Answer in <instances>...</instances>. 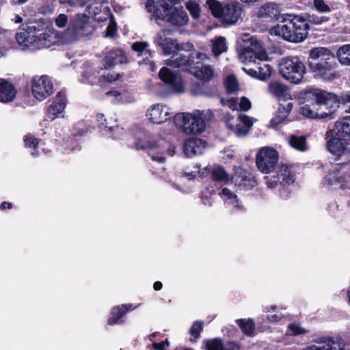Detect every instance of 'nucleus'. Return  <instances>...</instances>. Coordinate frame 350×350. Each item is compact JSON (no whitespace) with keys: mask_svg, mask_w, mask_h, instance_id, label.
<instances>
[{"mask_svg":"<svg viewBox=\"0 0 350 350\" xmlns=\"http://www.w3.org/2000/svg\"><path fill=\"white\" fill-rule=\"evenodd\" d=\"M18 44L31 50L50 47L59 41L58 32L47 29L44 24L30 23L23 25L16 34Z\"/></svg>","mask_w":350,"mask_h":350,"instance_id":"1","label":"nucleus"},{"mask_svg":"<svg viewBox=\"0 0 350 350\" xmlns=\"http://www.w3.org/2000/svg\"><path fill=\"white\" fill-rule=\"evenodd\" d=\"M239 58L245 64H258V79L266 80L271 74L270 65L263 62L267 60V54L259 42L248 33L243 34L239 40Z\"/></svg>","mask_w":350,"mask_h":350,"instance_id":"2","label":"nucleus"},{"mask_svg":"<svg viewBox=\"0 0 350 350\" xmlns=\"http://www.w3.org/2000/svg\"><path fill=\"white\" fill-rule=\"evenodd\" d=\"M301 99L305 102H315L323 118H332L339 104L350 103V91L343 92L338 98L336 95L319 89H308L301 92Z\"/></svg>","mask_w":350,"mask_h":350,"instance_id":"3","label":"nucleus"},{"mask_svg":"<svg viewBox=\"0 0 350 350\" xmlns=\"http://www.w3.org/2000/svg\"><path fill=\"white\" fill-rule=\"evenodd\" d=\"M327 148L336 157L350 161V116L337 121L327 133Z\"/></svg>","mask_w":350,"mask_h":350,"instance_id":"4","label":"nucleus"},{"mask_svg":"<svg viewBox=\"0 0 350 350\" xmlns=\"http://www.w3.org/2000/svg\"><path fill=\"white\" fill-rule=\"evenodd\" d=\"M178 2V0H148L146 8L157 18L166 19L172 25L184 26L189 17L182 8L174 7Z\"/></svg>","mask_w":350,"mask_h":350,"instance_id":"5","label":"nucleus"},{"mask_svg":"<svg viewBox=\"0 0 350 350\" xmlns=\"http://www.w3.org/2000/svg\"><path fill=\"white\" fill-rule=\"evenodd\" d=\"M309 25L301 17H294L291 20H284L273 26L270 33L284 40L298 43L304 41L308 36Z\"/></svg>","mask_w":350,"mask_h":350,"instance_id":"6","label":"nucleus"},{"mask_svg":"<svg viewBox=\"0 0 350 350\" xmlns=\"http://www.w3.org/2000/svg\"><path fill=\"white\" fill-rule=\"evenodd\" d=\"M204 60L207 59L204 53H192L189 56L180 57L172 59L167 62L168 66L181 68L186 69L197 79L202 81H208L213 76V70L210 66L202 65L199 62H195L194 59Z\"/></svg>","mask_w":350,"mask_h":350,"instance_id":"7","label":"nucleus"},{"mask_svg":"<svg viewBox=\"0 0 350 350\" xmlns=\"http://www.w3.org/2000/svg\"><path fill=\"white\" fill-rule=\"evenodd\" d=\"M206 3L213 15L224 23L233 25L241 18L242 6L236 1L221 3L216 0H208Z\"/></svg>","mask_w":350,"mask_h":350,"instance_id":"8","label":"nucleus"},{"mask_svg":"<svg viewBox=\"0 0 350 350\" xmlns=\"http://www.w3.org/2000/svg\"><path fill=\"white\" fill-rule=\"evenodd\" d=\"M134 147L138 150H146L150 158L159 163H164L167 154L172 157L176 153L175 146L169 144L162 139L148 141L145 137H139Z\"/></svg>","mask_w":350,"mask_h":350,"instance_id":"9","label":"nucleus"},{"mask_svg":"<svg viewBox=\"0 0 350 350\" xmlns=\"http://www.w3.org/2000/svg\"><path fill=\"white\" fill-rule=\"evenodd\" d=\"M278 67L281 76L293 84L302 83L306 73L304 63L297 56H287L282 58Z\"/></svg>","mask_w":350,"mask_h":350,"instance_id":"10","label":"nucleus"},{"mask_svg":"<svg viewBox=\"0 0 350 350\" xmlns=\"http://www.w3.org/2000/svg\"><path fill=\"white\" fill-rule=\"evenodd\" d=\"M176 126L187 135H198L204 131L206 124L202 113H179L174 116Z\"/></svg>","mask_w":350,"mask_h":350,"instance_id":"11","label":"nucleus"},{"mask_svg":"<svg viewBox=\"0 0 350 350\" xmlns=\"http://www.w3.org/2000/svg\"><path fill=\"white\" fill-rule=\"evenodd\" d=\"M90 16L85 14H77L70 21V25L62 38L59 40L69 43L77 40L79 38L88 36L91 33Z\"/></svg>","mask_w":350,"mask_h":350,"instance_id":"12","label":"nucleus"},{"mask_svg":"<svg viewBox=\"0 0 350 350\" xmlns=\"http://www.w3.org/2000/svg\"><path fill=\"white\" fill-rule=\"evenodd\" d=\"M157 44L161 47L165 55H172V57L166 61L167 62L172 59L178 58L180 57L186 56L185 55L180 54L178 57L177 54L180 51L189 52L193 50V45L191 42L178 43L177 41L172 38L167 37L165 31H162L157 35Z\"/></svg>","mask_w":350,"mask_h":350,"instance_id":"13","label":"nucleus"},{"mask_svg":"<svg viewBox=\"0 0 350 350\" xmlns=\"http://www.w3.org/2000/svg\"><path fill=\"white\" fill-rule=\"evenodd\" d=\"M278 159V153L274 148L262 147L256 154V165L261 172L269 174L275 168Z\"/></svg>","mask_w":350,"mask_h":350,"instance_id":"14","label":"nucleus"},{"mask_svg":"<svg viewBox=\"0 0 350 350\" xmlns=\"http://www.w3.org/2000/svg\"><path fill=\"white\" fill-rule=\"evenodd\" d=\"M31 84L32 94L39 101L45 100L53 92V83L46 75H37L32 77Z\"/></svg>","mask_w":350,"mask_h":350,"instance_id":"15","label":"nucleus"},{"mask_svg":"<svg viewBox=\"0 0 350 350\" xmlns=\"http://www.w3.org/2000/svg\"><path fill=\"white\" fill-rule=\"evenodd\" d=\"M160 79L166 85L170 92L182 94L185 92V83L180 75L167 67H163L159 73Z\"/></svg>","mask_w":350,"mask_h":350,"instance_id":"16","label":"nucleus"},{"mask_svg":"<svg viewBox=\"0 0 350 350\" xmlns=\"http://www.w3.org/2000/svg\"><path fill=\"white\" fill-rule=\"evenodd\" d=\"M226 124L228 128L237 135L245 136L250 132L254 124V120L245 114H241L237 118L228 116Z\"/></svg>","mask_w":350,"mask_h":350,"instance_id":"17","label":"nucleus"},{"mask_svg":"<svg viewBox=\"0 0 350 350\" xmlns=\"http://www.w3.org/2000/svg\"><path fill=\"white\" fill-rule=\"evenodd\" d=\"M173 116L171 109L161 103L153 104L146 110V116L152 123L161 124L170 120Z\"/></svg>","mask_w":350,"mask_h":350,"instance_id":"18","label":"nucleus"},{"mask_svg":"<svg viewBox=\"0 0 350 350\" xmlns=\"http://www.w3.org/2000/svg\"><path fill=\"white\" fill-rule=\"evenodd\" d=\"M333 60L310 61L309 67L315 75L323 80L329 81L334 78Z\"/></svg>","mask_w":350,"mask_h":350,"instance_id":"19","label":"nucleus"},{"mask_svg":"<svg viewBox=\"0 0 350 350\" xmlns=\"http://www.w3.org/2000/svg\"><path fill=\"white\" fill-rule=\"evenodd\" d=\"M67 99L64 92L59 91L57 93L51 103L48 106L46 116L49 120H54L59 117L66 106Z\"/></svg>","mask_w":350,"mask_h":350,"instance_id":"20","label":"nucleus"},{"mask_svg":"<svg viewBox=\"0 0 350 350\" xmlns=\"http://www.w3.org/2000/svg\"><path fill=\"white\" fill-rule=\"evenodd\" d=\"M268 92L280 102H291L292 97L288 87L278 81H272L268 84Z\"/></svg>","mask_w":350,"mask_h":350,"instance_id":"21","label":"nucleus"},{"mask_svg":"<svg viewBox=\"0 0 350 350\" xmlns=\"http://www.w3.org/2000/svg\"><path fill=\"white\" fill-rule=\"evenodd\" d=\"M206 146L205 141L199 138H191L185 142L183 152L187 157H193L201 154Z\"/></svg>","mask_w":350,"mask_h":350,"instance_id":"22","label":"nucleus"},{"mask_svg":"<svg viewBox=\"0 0 350 350\" xmlns=\"http://www.w3.org/2000/svg\"><path fill=\"white\" fill-rule=\"evenodd\" d=\"M338 349V343L333 342L329 337H319L314 340V344H309L301 350H336Z\"/></svg>","mask_w":350,"mask_h":350,"instance_id":"23","label":"nucleus"},{"mask_svg":"<svg viewBox=\"0 0 350 350\" xmlns=\"http://www.w3.org/2000/svg\"><path fill=\"white\" fill-rule=\"evenodd\" d=\"M345 177L340 171H334L329 173L324 178L322 184L329 189H337L343 187Z\"/></svg>","mask_w":350,"mask_h":350,"instance_id":"24","label":"nucleus"},{"mask_svg":"<svg viewBox=\"0 0 350 350\" xmlns=\"http://www.w3.org/2000/svg\"><path fill=\"white\" fill-rule=\"evenodd\" d=\"M104 69H109L118 64L126 63V57L122 50L111 51L104 59Z\"/></svg>","mask_w":350,"mask_h":350,"instance_id":"25","label":"nucleus"},{"mask_svg":"<svg viewBox=\"0 0 350 350\" xmlns=\"http://www.w3.org/2000/svg\"><path fill=\"white\" fill-rule=\"evenodd\" d=\"M301 93L299 97V102L302 105L299 109L300 113L309 118H323L320 116L321 111L315 102H305L304 99H301Z\"/></svg>","mask_w":350,"mask_h":350,"instance_id":"26","label":"nucleus"},{"mask_svg":"<svg viewBox=\"0 0 350 350\" xmlns=\"http://www.w3.org/2000/svg\"><path fill=\"white\" fill-rule=\"evenodd\" d=\"M16 91L14 85L9 81L0 79V102H12L16 96Z\"/></svg>","mask_w":350,"mask_h":350,"instance_id":"27","label":"nucleus"},{"mask_svg":"<svg viewBox=\"0 0 350 350\" xmlns=\"http://www.w3.org/2000/svg\"><path fill=\"white\" fill-rule=\"evenodd\" d=\"M292 102L280 103L274 117L271 120V124L273 126H278L284 122L292 110Z\"/></svg>","mask_w":350,"mask_h":350,"instance_id":"28","label":"nucleus"},{"mask_svg":"<svg viewBox=\"0 0 350 350\" xmlns=\"http://www.w3.org/2000/svg\"><path fill=\"white\" fill-rule=\"evenodd\" d=\"M96 119L98 122L99 123L100 126L102 128L103 131H105L106 133H109L111 135V137L114 139H120L124 135V132L122 128H120L118 126H108L107 124V120L105 118V116L103 113H98L96 116Z\"/></svg>","mask_w":350,"mask_h":350,"instance_id":"29","label":"nucleus"},{"mask_svg":"<svg viewBox=\"0 0 350 350\" xmlns=\"http://www.w3.org/2000/svg\"><path fill=\"white\" fill-rule=\"evenodd\" d=\"M137 306H133L132 304H124L120 306L114 307L111 313V317L109 318L108 322L110 325L118 323L127 312L133 310Z\"/></svg>","mask_w":350,"mask_h":350,"instance_id":"30","label":"nucleus"},{"mask_svg":"<svg viewBox=\"0 0 350 350\" xmlns=\"http://www.w3.org/2000/svg\"><path fill=\"white\" fill-rule=\"evenodd\" d=\"M309 57L311 61H323L334 59V55L325 47H315L310 51Z\"/></svg>","mask_w":350,"mask_h":350,"instance_id":"31","label":"nucleus"},{"mask_svg":"<svg viewBox=\"0 0 350 350\" xmlns=\"http://www.w3.org/2000/svg\"><path fill=\"white\" fill-rule=\"evenodd\" d=\"M219 195L228 204L232 205L237 209H241L242 206L237 196L228 188H223Z\"/></svg>","mask_w":350,"mask_h":350,"instance_id":"32","label":"nucleus"},{"mask_svg":"<svg viewBox=\"0 0 350 350\" xmlns=\"http://www.w3.org/2000/svg\"><path fill=\"white\" fill-rule=\"evenodd\" d=\"M89 13L92 14L94 19L98 22L105 21L109 16V12L107 7H104L103 11L101 6L98 3H94L88 5Z\"/></svg>","mask_w":350,"mask_h":350,"instance_id":"33","label":"nucleus"},{"mask_svg":"<svg viewBox=\"0 0 350 350\" xmlns=\"http://www.w3.org/2000/svg\"><path fill=\"white\" fill-rule=\"evenodd\" d=\"M107 96L111 99V101L114 103H129L135 100L133 95L128 92L120 93L115 90L110 91L107 92Z\"/></svg>","mask_w":350,"mask_h":350,"instance_id":"34","label":"nucleus"},{"mask_svg":"<svg viewBox=\"0 0 350 350\" xmlns=\"http://www.w3.org/2000/svg\"><path fill=\"white\" fill-rule=\"evenodd\" d=\"M83 77H86L88 82L90 83H94L95 82L94 79L97 77L102 78L103 81L110 83L116 81L120 77L119 75L118 74L107 75V76L105 75H100V71L98 70L95 72H92V70L85 71Z\"/></svg>","mask_w":350,"mask_h":350,"instance_id":"35","label":"nucleus"},{"mask_svg":"<svg viewBox=\"0 0 350 350\" xmlns=\"http://www.w3.org/2000/svg\"><path fill=\"white\" fill-rule=\"evenodd\" d=\"M278 11L276 5L274 3H267L262 6H261L258 10L257 15L258 17L267 18L269 17L270 18H276Z\"/></svg>","mask_w":350,"mask_h":350,"instance_id":"36","label":"nucleus"},{"mask_svg":"<svg viewBox=\"0 0 350 350\" xmlns=\"http://www.w3.org/2000/svg\"><path fill=\"white\" fill-rule=\"evenodd\" d=\"M277 180L281 183L290 184L294 182L295 175L286 165H282L277 174Z\"/></svg>","mask_w":350,"mask_h":350,"instance_id":"37","label":"nucleus"},{"mask_svg":"<svg viewBox=\"0 0 350 350\" xmlns=\"http://www.w3.org/2000/svg\"><path fill=\"white\" fill-rule=\"evenodd\" d=\"M338 62L345 66H350V44H343L336 51Z\"/></svg>","mask_w":350,"mask_h":350,"instance_id":"38","label":"nucleus"},{"mask_svg":"<svg viewBox=\"0 0 350 350\" xmlns=\"http://www.w3.org/2000/svg\"><path fill=\"white\" fill-rule=\"evenodd\" d=\"M212 52L215 57H217L227 51L226 40L224 37L219 36L212 40Z\"/></svg>","mask_w":350,"mask_h":350,"instance_id":"39","label":"nucleus"},{"mask_svg":"<svg viewBox=\"0 0 350 350\" xmlns=\"http://www.w3.org/2000/svg\"><path fill=\"white\" fill-rule=\"evenodd\" d=\"M267 318L272 323L282 322L286 317L278 310L276 306H271L266 308Z\"/></svg>","mask_w":350,"mask_h":350,"instance_id":"40","label":"nucleus"},{"mask_svg":"<svg viewBox=\"0 0 350 350\" xmlns=\"http://www.w3.org/2000/svg\"><path fill=\"white\" fill-rule=\"evenodd\" d=\"M308 333V331L301 326L300 323H291L288 325L286 336H297L304 335Z\"/></svg>","mask_w":350,"mask_h":350,"instance_id":"41","label":"nucleus"},{"mask_svg":"<svg viewBox=\"0 0 350 350\" xmlns=\"http://www.w3.org/2000/svg\"><path fill=\"white\" fill-rule=\"evenodd\" d=\"M237 323L241 331L247 336H252L254 332V323L252 319H237Z\"/></svg>","mask_w":350,"mask_h":350,"instance_id":"42","label":"nucleus"},{"mask_svg":"<svg viewBox=\"0 0 350 350\" xmlns=\"http://www.w3.org/2000/svg\"><path fill=\"white\" fill-rule=\"evenodd\" d=\"M288 143L291 147L299 150L304 151L306 150V139L303 136L291 135L289 138Z\"/></svg>","mask_w":350,"mask_h":350,"instance_id":"43","label":"nucleus"},{"mask_svg":"<svg viewBox=\"0 0 350 350\" xmlns=\"http://www.w3.org/2000/svg\"><path fill=\"white\" fill-rule=\"evenodd\" d=\"M12 34L10 31L0 27V45L8 51L12 47Z\"/></svg>","mask_w":350,"mask_h":350,"instance_id":"44","label":"nucleus"},{"mask_svg":"<svg viewBox=\"0 0 350 350\" xmlns=\"http://www.w3.org/2000/svg\"><path fill=\"white\" fill-rule=\"evenodd\" d=\"M211 176L214 180L220 182H228L230 178L228 174L221 166L214 167L211 172Z\"/></svg>","mask_w":350,"mask_h":350,"instance_id":"45","label":"nucleus"},{"mask_svg":"<svg viewBox=\"0 0 350 350\" xmlns=\"http://www.w3.org/2000/svg\"><path fill=\"white\" fill-rule=\"evenodd\" d=\"M198 0H188L185 3V6L189 12L191 16L197 19L200 17L201 9L198 2Z\"/></svg>","mask_w":350,"mask_h":350,"instance_id":"46","label":"nucleus"},{"mask_svg":"<svg viewBox=\"0 0 350 350\" xmlns=\"http://www.w3.org/2000/svg\"><path fill=\"white\" fill-rule=\"evenodd\" d=\"M148 44L145 42H135L132 44V49L137 53V56L146 55L152 57V53L148 49Z\"/></svg>","mask_w":350,"mask_h":350,"instance_id":"47","label":"nucleus"},{"mask_svg":"<svg viewBox=\"0 0 350 350\" xmlns=\"http://www.w3.org/2000/svg\"><path fill=\"white\" fill-rule=\"evenodd\" d=\"M24 142L27 148H32L33 150V151L31 152V154L34 157L38 156V153L36 150L38 146V139L34 137L33 135L29 134L25 136Z\"/></svg>","mask_w":350,"mask_h":350,"instance_id":"48","label":"nucleus"},{"mask_svg":"<svg viewBox=\"0 0 350 350\" xmlns=\"http://www.w3.org/2000/svg\"><path fill=\"white\" fill-rule=\"evenodd\" d=\"M225 85L228 93H233L239 90V84L237 79L233 75L227 77Z\"/></svg>","mask_w":350,"mask_h":350,"instance_id":"49","label":"nucleus"},{"mask_svg":"<svg viewBox=\"0 0 350 350\" xmlns=\"http://www.w3.org/2000/svg\"><path fill=\"white\" fill-rule=\"evenodd\" d=\"M313 5L317 11L320 13L327 14L332 11V8L325 0H313Z\"/></svg>","mask_w":350,"mask_h":350,"instance_id":"50","label":"nucleus"},{"mask_svg":"<svg viewBox=\"0 0 350 350\" xmlns=\"http://www.w3.org/2000/svg\"><path fill=\"white\" fill-rule=\"evenodd\" d=\"M223 346L221 340L217 338L207 340L205 343L206 350H221Z\"/></svg>","mask_w":350,"mask_h":350,"instance_id":"51","label":"nucleus"},{"mask_svg":"<svg viewBox=\"0 0 350 350\" xmlns=\"http://www.w3.org/2000/svg\"><path fill=\"white\" fill-rule=\"evenodd\" d=\"M202 330V323L200 321H197L193 323L191 329L190 334L193 338H191L192 341H196V339L199 337L201 331Z\"/></svg>","mask_w":350,"mask_h":350,"instance_id":"52","label":"nucleus"},{"mask_svg":"<svg viewBox=\"0 0 350 350\" xmlns=\"http://www.w3.org/2000/svg\"><path fill=\"white\" fill-rule=\"evenodd\" d=\"M221 103L224 106H226L233 111L239 109V102L237 98H230L227 100L221 98Z\"/></svg>","mask_w":350,"mask_h":350,"instance_id":"53","label":"nucleus"},{"mask_svg":"<svg viewBox=\"0 0 350 350\" xmlns=\"http://www.w3.org/2000/svg\"><path fill=\"white\" fill-rule=\"evenodd\" d=\"M116 23L112 18H110L109 25L105 31V37L113 38L116 33Z\"/></svg>","mask_w":350,"mask_h":350,"instance_id":"54","label":"nucleus"},{"mask_svg":"<svg viewBox=\"0 0 350 350\" xmlns=\"http://www.w3.org/2000/svg\"><path fill=\"white\" fill-rule=\"evenodd\" d=\"M213 191V189L211 190L209 187H207L205 191L201 192L200 198L205 205H210L211 204V194Z\"/></svg>","mask_w":350,"mask_h":350,"instance_id":"55","label":"nucleus"},{"mask_svg":"<svg viewBox=\"0 0 350 350\" xmlns=\"http://www.w3.org/2000/svg\"><path fill=\"white\" fill-rule=\"evenodd\" d=\"M68 23V18L67 15L64 14H59L55 19V23L56 26L59 28L65 27Z\"/></svg>","mask_w":350,"mask_h":350,"instance_id":"56","label":"nucleus"},{"mask_svg":"<svg viewBox=\"0 0 350 350\" xmlns=\"http://www.w3.org/2000/svg\"><path fill=\"white\" fill-rule=\"evenodd\" d=\"M251 107V102L245 96L241 98L240 101L239 102V108L241 110L248 111L249 109H250Z\"/></svg>","mask_w":350,"mask_h":350,"instance_id":"57","label":"nucleus"},{"mask_svg":"<svg viewBox=\"0 0 350 350\" xmlns=\"http://www.w3.org/2000/svg\"><path fill=\"white\" fill-rule=\"evenodd\" d=\"M169 347V342L165 340L161 342H154L150 350H167Z\"/></svg>","mask_w":350,"mask_h":350,"instance_id":"58","label":"nucleus"},{"mask_svg":"<svg viewBox=\"0 0 350 350\" xmlns=\"http://www.w3.org/2000/svg\"><path fill=\"white\" fill-rule=\"evenodd\" d=\"M333 342L338 345V349L336 348V350H350V344H345L344 340L340 338H333Z\"/></svg>","mask_w":350,"mask_h":350,"instance_id":"59","label":"nucleus"},{"mask_svg":"<svg viewBox=\"0 0 350 350\" xmlns=\"http://www.w3.org/2000/svg\"><path fill=\"white\" fill-rule=\"evenodd\" d=\"M308 21L310 23H313L314 25H320L323 21H327V19L324 17H319L317 16H309Z\"/></svg>","mask_w":350,"mask_h":350,"instance_id":"60","label":"nucleus"},{"mask_svg":"<svg viewBox=\"0 0 350 350\" xmlns=\"http://www.w3.org/2000/svg\"><path fill=\"white\" fill-rule=\"evenodd\" d=\"M221 350H240V348L235 342H230L224 344Z\"/></svg>","mask_w":350,"mask_h":350,"instance_id":"61","label":"nucleus"},{"mask_svg":"<svg viewBox=\"0 0 350 350\" xmlns=\"http://www.w3.org/2000/svg\"><path fill=\"white\" fill-rule=\"evenodd\" d=\"M243 70H244V72H245L248 75L252 77H255V78H258V75H257V69L256 68H249V69H247L245 68H243Z\"/></svg>","mask_w":350,"mask_h":350,"instance_id":"62","label":"nucleus"},{"mask_svg":"<svg viewBox=\"0 0 350 350\" xmlns=\"http://www.w3.org/2000/svg\"><path fill=\"white\" fill-rule=\"evenodd\" d=\"M12 206V204L7 202H3L0 205V209L4 210L5 208H11Z\"/></svg>","mask_w":350,"mask_h":350,"instance_id":"63","label":"nucleus"},{"mask_svg":"<svg viewBox=\"0 0 350 350\" xmlns=\"http://www.w3.org/2000/svg\"><path fill=\"white\" fill-rule=\"evenodd\" d=\"M235 181L239 183L240 185H243V187H246L247 185L246 181H247V177L246 176H243L241 180L239 181L238 179L235 178Z\"/></svg>","mask_w":350,"mask_h":350,"instance_id":"64","label":"nucleus"}]
</instances>
